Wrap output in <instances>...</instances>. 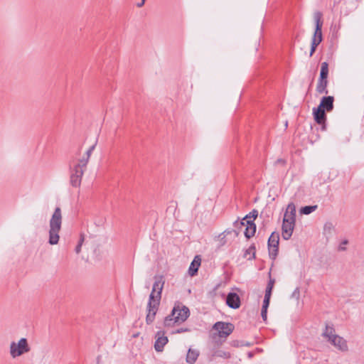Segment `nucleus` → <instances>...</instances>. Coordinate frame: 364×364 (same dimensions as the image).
Here are the masks:
<instances>
[{"label": "nucleus", "instance_id": "1", "mask_svg": "<svg viewBox=\"0 0 364 364\" xmlns=\"http://www.w3.org/2000/svg\"><path fill=\"white\" fill-rule=\"evenodd\" d=\"M154 279V282L147 304L146 322L148 325L152 323L155 319V316L160 304L161 293L165 283L164 277L161 275H156Z\"/></svg>", "mask_w": 364, "mask_h": 364}, {"label": "nucleus", "instance_id": "2", "mask_svg": "<svg viewBox=\"0 0 364 364\" xmlns=\"http://www.w3.org/2000/svg\"><path fill=\"white\" fill-rule=\"evenodd\" d=\"M296 223V206L294 203H289L284 213L282 226V235L284 240L291 238Z\"/></svg>", "mask_w": 364, "mask_h": 364}, {"label": "nucleus", "instance_id": "3", "mask_svg": "<svg viewBox=\"0 0 364 364\" xmlns=\"http://www.w3.org/2000/svg\"><path fill=\"white\" fill-rule=\"evenodd\" d=\"M190 316L189 309L182 303L177 301L171 311V314L164 319V326L169 327L173 323H181L187 320Z\"/></svg>", "mask_w": 364, "mask_h": 364}, {"label": "nucleus", "instance_id": "4", "mask_svg": "<svg viewBox=\"0 0 364 364\" xmlns=\"http://www.w3.org/2000/svg\"><path fill=\"white\" fill-rule=\"evenodd\" d=\"M62 225L61 209L56 207L49 221L48 243L51 245H57L59 242V232Z\"/></svg>", "mask_w": 364, "mask_h": 364}, {"label": "nucleus", "instance_id": "5", "mask_svg": "<svg viewBox=\"0 0 364 364\" xmlns=\"http://www.w3.org/2000/svg\"><path fill=\"white\" fill-rule=\"evenodd\" d=\"M323 14L321 11H316L314 14V19L315 21V31L311 40L310 56H312L315 53L317 46L321 43L323 40L322 36V26L323 21L322 20Z\"/></svg>", "mask_w": 364, "mask_h": 364}, {"label": "nucleus", "instance_id": "6", "mask_svg": "<svg viewBox=\"0 0 364 364\" xmlns=\"http://www.w3.org/2000/svg\"><path fill=\"white\" fill-rule=\"evenodd\" d=\"M30 351V347L28 341L25 338H21L18 343L14 341L10 345V354L13 358L21 356V355Z\"/></svg>", "mask_w": 364, "mask_h": 364}, {"label": "nucleus", "instance_id": "7", "mask_svg": "<svg viewBox=\"0 0 364 364\" xmlns=\"http://www.w3.org/2000/svg\"><path fill=\"white\" fill-rule=\"evenodd\" d=\"M279 235L273 232L269 236L267 242L269 258L274 260L279 252Z\"/></svg>", "mask_w": 364, "mask_h": 364}, {"label": "nucleus", "instance_id": "8", "mask_svg": "<svg viewBox=\"0 0 364 364\" xmlns=\"http://www.w3.org/2000/svg\"><path fill=\"white\" fill-rule=\"evenodd\" d=\"M70 183L73 187H79L81 184V181L82 176L84 174L85 170L80 168L79 166H73L72 167L71 164H70Z\"/></svg>", "mask_w": 364, "mask_h": 364}, {"label": "nucleus", "instance_id": "9", "mask_svg": "<svg viewBox=\"0 0 364 364\" xmlns=\"http://www.w3.org/2000/svg\"><path fill=\"white\" fill-rule=\"evenodd\" d=\"M213 328L218 331L220 338H225L232 333L234 326L231 323L218 321L213 325Z\"/></svg>", "mask_w": 364, "mask_h": 364}, {"label": "nucleus", "instance_id": "10", "mask_svg": "<svg viewBox=\"0 0 364 364\" xmlns=\"http://www.w3.org/2000/svg\"><path fill=\"white\" fill-rule=\"evenodd\" d=\"M313 114L315 122L321 125V129L322 131L326 130V111L319 107L313 108Z\"/></svg>", "mask_w": 364, "mask_h": 364}, {"label": "nucleus", "instance_id": "11", "mask_svg": "<svg viewBox=\"0 0 364 364\" xmlns=\"http://www.w3.org/2000/svg\"><path fill=\"white\" fill-rule=\"evenodd\" d=\"M168 339L165 336V332L160 331L156 333V341L154 343V348L157 352H162L164 347L167 344Z\"/></svg>", "mask_w": 364, "mask_h": 364}, {"label": "nucleus", "instance_id": "12", "mask_svg": "<svg viewBox=\"0 0 364 364\" xmlns=\"http://www.w3.org/2000/svg\"><path fill=\"white\" fill-rule=\"evenodd\" d=\"M226 304L231 309H239L241 305V301L238 294L235 292L228 293L226 297Z\"/></svg>", "mask_w": 364, "mask_h": 364}, {"label": "nucleus", "instance_id": "13", "mask_svg": "<svg viewBox=\"0 0 364 364\" xmlns=\"http://www.w3.org/2000/svg\"><path fill=\"white\" fill-rule=\"evenodd\" d=\"M333 102L334 97L333 96L323 97L318 107L326 112H331L333 109Z\"/></svg>", "mask_w": 364, "mask_h": 364}, {"label": "nucleus", "instance_id": "14", "mask_svg": "<svg viewBox=\"0 0 364 364\" xmlns=\"http://www.w3.org/2000/svg\"><path fill=\"white\" fill-rule=\"evenodd\" d=\"M329 342L342 351H346L348 350L346 341L343 337H341L338 335H334Z\"/></svg>", "mask_w": 364, "mask_h": 364}, {"label": "nucleus", "instance_id": "15", "mask_svg": "<svg viewBox=\"0 0 364 364\" xmlns=\"http://www.w3.org/2000/svg\"><path fill=\"white\" fill-rule=\"evenodd\" d=\"M201 259L199 255H196L194 257L193 261L191 263L188 269V274L191 276H194L198 273V268L200 265Z\"/></svg>", "mask_w": 364, "mask_h": 364}, {"label": "nucleus", "instance_id": "16", "mask_svg": "<svg viewBox=\"0 0 364 364\" xmlns=\"http://www.w3.org/2000/svg\"><path fill=\"white\" fill-rule=\"evenodd\" d=\"M199 356V352L197 350L189 348L186 355V360L189 364H193Z\"/></svg>", "mask_w": 364, "mask_h": 364}, {"label": "nucleus", "instance_id": "17", "mask_svg": "<svg viewBox=\"0 0 364 364\" xmlns=\"http://www.w3.org/2000/svg\"><path fill=\"white\" fill-rule=\"evenodd\" d=\"M327 85L328 80L318 79L316 85V92L319 94H328Z\"/></svg>", "mask_w": 364, "mask_h": 364}, {"label": "nucleus", "instance_id": "18", "mask_svg": "<svg viewBox=\"0 0 364 364\" xmlns=\"http://www.w3.org/2000/svg\"><path fill=\"white\" fill-rule=\"evenodd\" d=\"M256 255V247L255 244H252L249 248L245 250L243 257L247 258V260H252L255 259Z\"/></svg>", "mask_w": 364, "mask_h": 364}, {"label": "nucleus", "instance_id": "19", "mask_svg": "<svg viewBox=\"0 0 364 364\" xmlns=\"http://www.w3.org/2000/svg\"><path fill=\"white\" fill-rule=\"evenodd\" d=\"M328 75V63L323 62L321 66L320 75L318 79L327 80Z\"/></svg>", "mask_w": 364, "mask_h": 364}, {"label": "nucleus", "instance_id": "20", "mask_svg": "<svg viewBox=\"0 0 364 364\" xmlns=\"http://www.w3.org/2000/svg\"><path fill=\"white\" fill-rule=\"evenodd\" d=\"M213 357H219L223 358H230L231 354L228 352L220 349H216L213 350Z\"/></svg>", "mask_w": 364, "mask_h": 364}, {"label": "nucleus", "instance_id": "21", "mask_svg": "<svg viewBox=\"0 0 364 364\" xmlns=\"http://www.w3.org/2000/svg\"><path fill=\"white\" fill-rule=\"evenodd\" d=\"M256 232V225L252 226H247L244 231L245 236L247 239H250L255 235Z\"/></svg>", "mask_w": 364, "mask_h": 364}, {"label": "nucleus", "instance_id": "22", "mask_svg": "<svg viewBox=\"0 0 364 364\" xmlns=\"http://www.w3.org/2000/svg\"><path fill=\"white\" fill-rule=\"evenodd\" d=\"M318 206L314 205H306L300 209V213L303 215H309L317 209Z\"/></svg>", "mask_w": 364, "mask_h": 364}, {"label": "nucleus", "instance_id": "23", "mask_svg": "<svg viewBox=\"0 0 364 364\" xmlns=\"http://www.w3.org/2000/svg\"><path fill=\"white\" fill-rule=\"evenodd\" d=\"M335 330L333 327L326 326V329L323 333V336L328 338V341H330L332 339V337L335 335L333 334Z\"/></svg>", "mask_w": 364, "mask_h": 364}, {"label": "nucleus", "instance_id": "24", "mask_svg": "<svg viewBox=\"0 0 364 364\" xmlns=\"http://www.w3.org/2000/svg\"><path fill=\"white\" fill-rule=\"evenodd\" d=\"M89 160L90 157L85 155L82 159H80L79 161L76 164H75V166H79L80 168L85 170L87 167Z\"/></svg>", "mask_w": 364, "mask_h": 364}, {"label": "nucleus", "instance_id": "25", "mask_svg": "<svg viewBox=\"0 0 364 364\" xmlns=\"http://www.w3.org/2000/svg\"><path fill=\"white\" fill-rule=\"evenodd\" d=\"M245 220L246 219H244L243 218L241 220H237L233 223V225L237 231L240 232V230H241L242 227L245 226Z\"/></svg>", "mask_w": 364, "mask_h": 364}, {"label": "nucleus", "instance_id": "26", "mask_svg": "<svg viewBox=\"0 0 364 364\" xmlns=\"http://www.w3.org/2000/svg\"><path fill=\"white\" fill-rule=\"evenodd\" d=\"M85 237L83 234H80V240L78 241V244L75 247V251L76 254H79L81 251V247L82 245V243L84 242Z\"/></svg>", "mask_w": 364, "mask_h": 364}, {"label": "nucleus", "instance_id": "27", "mask_svg": "<svg viewBox=\"0 0 364 364\" xmlns=\"http://www.w3.org/2000/svg\"><path fill=\"white\" fill-rule=\"evenodd\" d=\"M258 215V211L255 209L252 210L249 214L246 215L244 217V219H250L252 218L253 220H255Z\"/></svg>", "mask_w": 364, "mask_h": 364}, {"label": "nucleus", "instance_id": "28", "mask_svg": "<svg viewBox=\"0 0 364 364\" xmlns=\"http://www.w3.org/2000/svg\"><path fill=\"white\" fill-rule=\"evenodd\" d=\"M299 296H300V289H299V287H296L292 292L291 297L295 298L296 300H298L299 299Z\"/></svg>", "mask_w": 364, "mask_h": 364}, {"label": "nucleus", "instance_id": "29", "mask_svg": "<svg viewBox=\"0 0 364 364\" xmlns=\"http://www.w3.org/2000/svg\"><path fill=\"white\" fill-rule=\"evenodd\" d=\"M96 145H97V141L87 149V151L85 153V155L87 156L88 157H90L92 151L95 149Z\"/></svg>", "mask_w": 364, "mask_h": 364}, {"label": "nucleus", "instance_id": "30", "mask_svg": "<svg viewBox=\"0 0 364 364\" xmlns=\"http://www.w3.org/2000/svg\"><path fill=\"white\" fill-rule=\"evenodd\" d=\"M270 299L264 298L262 309H267L269 306Z\"/></svg>", "mask_w": 364, "mask_h": 364}, {"label": "nucleus", "instance_id": "31", "mask_svg": "<svg viewBox=\"0 0 364 364\" xmlns=\"http://www.w3.org/2000/svg\"><path fill=\"white\" fill-rule=\"evenodd\" d=\"M261 316H262L263 321H266L267 319V309H262Z\"/></svg>", "mask_w": 364, "mask_h": 364}, {"label": "nucleus", "instance_id": "32", "mask_svg": "<svg viewBox=\"0 0 364 364\" xmlns=\"http://www.w3.org/2000/svg\"><path fill=\"white\" fill-rule=\"evenodd\" d=\"M232 232H234L235 233L236 235H239V231H237V230H230V229H227L225 230L223 234H226V235H228V234H230L232 233Z\"/></svg>", "mask_w": 364, "mask_h": 364}, {"label": "nucleus", "instance_id": "33", "mask_svg": "<svg viewBox=\"0 0 364 364\" xmlns=\"http://www.w3.org/2000/svg\"><path fill=\"white\" fill-rule=\"evenodd\" d=\"M254 225H255V223H254L253 220H251L247 219L245 221V228L247 226H252Z\"/></svg>", "mask_w": 364, "mask_h": 364}, {"label": "nucleus", "instance_id": "34", "mask_svg": "<svg viewBox=\"0 0 364 364\" xmlns=\"http://www.w3.org/2000/svg\"><path fill=\"white\" fill-rule=\"evenodd\" d=\"M188 331H189L188 328H181L177 329L176 333H181L188 332Z\"/></svg>", "mask_w": 364, "mask_h": 364}, {"label": "nucleus", "instance_id": "35", "mask_svg": "<svg viewBox=\"0 0 364 364\" xmlns=\"http://www.w3.org/2000/svg\"><path fill=\"white\" fill-rule=\"evenodd\" d=\"M272 291L265 290V294H264V298L270 299L271 298V295H272Z\"/></svg>", "mask_w": 364, "mask_h": 364}, {"label": "nucleus", "instance_id": "36", "mask_svg": "<svg viewBox=\"0 0 364 364\" xmlns=\"http://www.w3.org/2000/svg\"><path fill=\"white\" fill-rule=\"evenodd\" d=\"M274 284V279L270 278L269 281L268 282L267 286L270 287H272L273 289Z\"/></svg>", "mask_w": 364, "mask_h": 364}, {"label": "nucleus", "instance_id": "37", "mask_svg": "<svg viewBox=\"0 0 364 364\" xmlns=\"http://www.w3.org/2000/svg\"><path fill=\"white\" fill-rule=\"evenodd\" d=\"M145 1H146V0H141L140 2L136 4V6L139 7V8L143 6L144 5V4H145Z\"/></svg>", "mask_w": 364, "mask_h": 364}, {"label": "nucleus", "instance_id": "38", "mask_svg": "<svg viewBox=\"0 0 364 364\" xmlns=\"http://www.w3.org/2000/svg\"><path fill=\"white\" fill-rule=\"evenodd\" d=\"M276 162H277V163H282V164H285V161H284V160H283V159H277Z\"/></svg>", "mask_w": 364, "mask_h": 364}, {"label": "nucleus", "instance_id": "39", "mask_svg": "<svg viewBox=\"0 0 364 364\" xmlns=\"http://www.w3.org/2000/svg\"><path fill=\"white\" fill-rule=\"evenodd\" d=\"M272 289H272V287H268V286L267 285V287H266V289H265V290L272 291Z\"/></svg>", "mask_w": 364, "mask_h": 364}, {"label": "nucleus", "instance_id": "40", "mask_svg": "<svg viewBox=\"0 0 364 364\" xmlns=\"http://www.w3.org/2000/svg\"><path fill=\"white\" fill-rule=\"evenodd\" d=\"M248 356L249 358H252L253 356V353L251 352L248 353Z\"/></svg>", "mask_w": 364, "mask_h": 364}, {"label": "nucleus", "instance_id": "41", "mask_svg": "<svg viewBox=\"0 0 364 364\" xmlns=\"http://www.w3.org/2000/svg\"><path fill=\"white\" fill-rule=\"evenodd\" d=\"M339 250H346V248L344 247V246H342V247H339Z\"/></svg>", "mask_w": 364, "mask_h": 364}, {"label": "nucleus", "instance_id": "42", "mask_svg": "<svg viewBox=\"0 0 364 364\" xmlns=\"http://www.w3.org/2000/svg\"><path fill=\"white\" fill-rule=\"evenodd\" d=\"M339 250H346V248L344 247V246H342V247H339Z\"/></svg>", "mask_w": 364, "mask_h": 364}, {"label": "nucleus", "instance_id": "43", "mask_svg": "<svg viewBox=\"0 0 364 364\" xmlns=\"http://www.w3.org/2000/svg\"><path fill=\"white\" fill-rule=\"evenodd\" d=\"M343 243V244H347V243H348V241H347V240H344Z\"/></svg>", "mask_w": 364, "mask_h": 364}]
</instances>
